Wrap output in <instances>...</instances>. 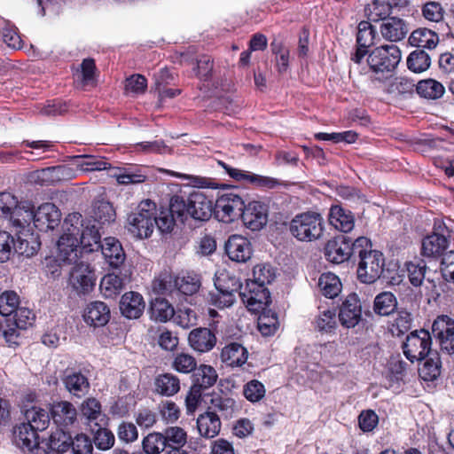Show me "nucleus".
<instances>
[{"mask_svg": "<svg viewBox=\"0 0 454 454\" xmlns=\"http://www.w3.org/2000/svg\"><path fill=\"white\" fill-rule=\"evenodd\" d=\"M357 29L356 42L358 46L368 48L374 43L376 31L371 23L361 21Z\"/></svg>", "mask_w": 454, "mask_h": 454, "instance_id": "nucleus-57", "label": "nucleus"}, {"mask_svg": "<svg viewBox=\"0 0 454 454\" xmlns=\"http://www.w3.org/2000/svg\"><path fill=\"white\" fill-rule=\"evenodd\" d=\"M30 213L29 224L33 222L35 227L40 231L53 230L60 223L61 213L52 203H43L35 211L30 203Z\"/></svg>", "mask_w": 454, "mask_h": 454, "instance_id": "nucleus-11", "label": "nucleus"}, {"mask_svg": "<svg viewBox=\"0 0 454 454\" xmlns=\"http://www.w3.org/2000/svg\"><path fill=\"white\" fill-rule=\"evenodd\" d=\"M405 22L396 17H388L380 24L381 35L390 42H397L403 39L408 34Z\"/></svg>", "mask_w": 454, "mask_h": 454, "instance_id": "nucleus-25", "label": "nucleus"}, {"mask_svg": "<svg viewBox=\"0 0 454 454\" xmlns=\"http://www.w3.org/2000/svg\"><path fill=\"white\" fill-rule=\"evenodd\" d=\"M239 295L248 310L254 313L267 309L270 303L269 290L256 283H247L245 286H242Z\"/></svg>", "mask_w": 454, "mask_h": 454, "instance_id": "nucleus-9", "label": "nucleus"}, {"mask_svg": "<svg viewBox=\"0 0 454 454\" xmlns=\"http://www.w3.org/2000/svg\"><path fill=\"white\" fill-rule=\"evenodd\" d=\"M91 433H94V443L96 447L102 450H107L111 449L114 444V434L104 428V426H97L90 429Z\"/></svg>", "mask_w": 454, "mask_h": 454, "instance_id": "nucleus-55", "label": "nucleus"}, {"mask_svg": "<svg viewBox=\"0 0 454 454\" xmlns=\"http://www.w3.org/2000/svg\"><path fill=\"white\" fill-rule=\"evenodd\" d=\"M37 432L28 424L17 425L13 429L16 445L29 454H47V444L40 442Z\"/></svg>", "mask_w": 454, "mask_h": 454, "instance_id": "nucleus-8", "label": "nucleus"}, {"mask_svg": "<svg viewBox=\"0 0 454 454\" xmlns=\"http://www.w3.org/2000/svg\"><path fill=\"white\" fill-rule=\"evenodd\" d=\"M70 448L74 454H91L93 451L91 440L84 434H78L72 439Z\"/></svg>", "mask_w": 454, "mask_h": 454, "instance_id": "nucleus-64", "label": "nucleus"}, {"mask_svg": "<svg viewBox=\"0 0 454 454\" xmlns=\"http://www.w3.org/2000/svg\"><path fill=\"white\" fill-rule=\"evenodd\" d=\"M275 276V270L270 265L258 264L254 266L253 270L254 278L247 283H256L260 286L266 287L267 285L274 280Z\"/></svg>", "mask_w": 454, "mask_h": 454, "instance_id": "nucleus-54", "label": "nucleus"}, {"mask_svg": "<svg viewBox=\"0 0 454 454\" xmlns=\"http://www.w3.org/2000/svg\"><path fill=\"white\" fill-rule=\"evenodd\" d=\"M397 308L396 297L391 292H382L376 295L373 310L377 315L388 316Z\"/></svg>", "mask_w": 454, "mask_h": 454, "instance_id": "nucleus-37", "label": "nucleus"}, {"mask_svg": "<svg viewBox=\"0 0 454 454\" xmlns=\"http://www.w3.org/2000/svg\"><path fill=\"white\" fill-rule=\"evenodd\" d=\"M128 280L129 276L126 273L122 274V276L108 273L100 281V292L106 298H114L121 294Z\"/></svg>", "mask_w": 454, "mask_h": 454, "instance_id": "nucleus-30", "label": "nucleus"}, {"mask_svg": "<svg viewBox=\"0 0 454 454\" xmlns=\"http://www.w3.org/2000/svg\"><path fill=\"white\" fill-rule=\"evenodd\" d=\"M430 64L429 55L423 50L412 51L407 59V67L413 73H422L427 70Z\"/></svg>", "mask_w": 454, "mask_h": 454, "instance_id": "nucleus-50", "label": "nucleus"}, {"mask_svg": "<svg viewBox=\"0 0 454 454\" xmlns=\"http://www.w3.org/2000/svg\"><path fill=\"white\" fill-rule=\"evenodd\" d=\"M154 391L162 396H172L180 390V380L172 373H162L154 380Z\"/></svg>", "mask_w": 454, "mask_h": 454, "instance_id": "nucleus-33", "label": "nucleus"}, {"mask_svg": "<svg viewBox=\"0 0 454 454\" xmlns=\"http://www.w3.org/2000/svg\"><path fill=\"white\" fill-rule=\"evenodd\" d=\"M423 365L419 369V373L420 377L426 380L430 381L440 374V361L437 353H433L431 356H428L426 359Z\"/></svg>", "mask_w": 454, "mask_h": 454, "instance_id": "nucleus-52", "label": "nucleus"}, {"mask_svg": "<svg viewBox=\"0 0 454 454\" xmlns=\"http://www.w3.org/2000/svg\"><path fill=\"white\" fill-rule=\"evenodd\" d=\"M355 254V241L345 237L335 238L327 241L325 247V256L333 263H341Z\"/></svg>", "mask_w": 454, "mask_h": 454, "instance_id": "nucleus-14", "label": "nucleus"}, {"mask_svg": "<svg viewBox=\"0 0 454 454\" xmlns=\"http://www.w3.org/2000/svg\"><path fill=\"white\" fill-rule=\"evenodd\" d=\"M402 59L400 49L395 44L377 47L371 51L367 58L370 69L375 74L392 73Z\"/></svg>", "mask_w": 454, "mask_h": 454, "instance_id": "nucleus-6", "label": "nucleus"}, {"mask_svg": "<svg viewBox=\"0 0 454 454\" xmlns=\"http://www.w3.org/2000/svg\"><path fill=\"white\" fill-rule=\"evenodd\" d=\"M317 285L321 294L331 299L336 297L341 290L339 278L331 272L322 274Z\"/></svg>", "mask_w": 454, "mask_h": 454, "instance_id": "nucleus-38", "label": "nucleus"}, {"mask_svg": "<svg viewBox=\"0 0 454 454\" xmlns=\"http://www.w3.org/2000/svg\"><path fill=\"white\" fill-rule=\"evenodd\" d=\"M244 207V201L240 196L226 193L216 200L215 213L220 221L230 223L241 216Z\"/></svg>", "mask_w": 454, "mask_h": 454, "instance_id": "nucleus-12", "label": "nucleus"}, {"mask_svg": "<svg viewBox=\"0 0 454 454\" xmlns=\"http://www.w3.org/2000/svg\"><path fill=\"white\" fill-rule=\"evenodd\" d=\"M30 202L19 201L10 192L0 193V218L7 220L15 229L29 227Z\"/></svg>", "mask_w": 454, "mask_h": 454, "instance_id": "nucleus-4", "label": "nucleus"}, {"mask_svg": "<svg viewBox=\"0 0 454 454\" xmlns=\"http://www.w3.org/2000/svg\"><path fill=\"white\" fill-rule=\"evenodd\" d=\"M120 309L122 315L128 318H138L145 309L142 295L136 292L124 294L120 302Z\"/></svg>", "mask_w": 454, "mask_h": 454, "instance_id": "nucleus-26", "label": "nucleus"}, {"mask_svg": "<svg viewBox=\"0 0 454 454\" xmlns=\"http://www.w3.org/2000/svg\"><path fill=\"white\" fill-rule=\"evenodd\" d=\"M414 82L406 77L395 78L388 88V91L393 94L406 96L411 95L416 90Z\"/></svg>", "mask_w": 454, "mask_h": 454, "instance_id": "nucleus-60", "label": "nucleus"}, {"mask_svg": "<svg viewBox=\"0 0 454 454\" xmlns=\"http://www.w3.org/2000/svg\"><path fill=\"white\" fill-rule=\"evenodd\" d=\"M72 437L63 429H57L51 433L49 442L47 444V450L49 449L59 453H64L71 447Z\"/></svg>", "mask_w": 454, "mask_h": 454, "instance_id": "nucleus-47", "label": "nucleus"}, {"mask_svg": "<svg viewBox=\"0 0 454 454\" xmlns=\"http://www.w3.org/2000/svg\"><path fill=\"white\" fill-rule=\"evenodd\" d=\"M171 367L179 373L188 374L197 369V361L192 355L179 352L174 356Z\"/></svg>", "mask_w": 454, "mask_h": 454, "instance_id": "nucleus-48", "label": "nucleus"}, {"mask_svg": "<svg viewBox=\"0 0 454 454\" xmlns=\"http://www.w3.org/2000/svg\"><path fill=\"white\" fill-rule=\"evenodd\" d=\"M106 262L110 267L119 269L125 262L126 255L120 241L113 237L106 238L100 247Z\"/></svg>", "mask_w": 454, "mask_h": 454, "instance_id": "nucleus-21", "label": "nucleus"}, {"mask_svg": "<svg viewBox=\"0 0 454 454\" xmlns=\"http://www.w3.org/2000/svg\"><path fill=\"white\" fill-rule=\"evenodd\" d=\"M248 357L247 348L238 342L226 344L221 352V360L226 365L234 367L243 365Z\"/></svg>", "mask_w": 454, "mask_h": 454, "instance_id": "nucleus-28", "label": "nucleus"}, {"mask_svg": "<svg viewBox=\"0 0 454 454\" xmlns=\"http://www.w3.org/2000/svg\"><path fill=\"white\" fill-rule=\"evenodd\" d=\"M83 319L86 324L94 327L106 325L111 317L109 307L103 301H95L90 302L83 312Z\"/></svg>", "mask_w": 454, "mask_h": 454, "instance_id": "nucleus-20", "label": "nucleus"}, {"mask_svg": "<svg viewBox=\"0 0 454 454\" xmlns=\"http://www.w3.org/2000/svg\"><path fill=\"white\" fill-rule=\"evenodd\" d=\"M101 235L98 227L92 223L90 220L83 223L79 236V245L82 247L87 252H93L99 249Z\"/></svg>", "mask_w": 454, "mask_h": 454, "instance_id": "nucleus-31", "label": "nucleus"}, {"mask_svg": "<svg viewBox=\"0 0 454 454\" xmlns=\"http://www.w3.org/2000/svg\"><path fill=\"white\" fill-rule=\"evenodd\" d=\"M432 333L442 351L451 355L454 352V319L448 315L438 316L432 325Z\"/></svg>", "mask_w": 454, "mask_h": 454, "instance_id": "nucleus-13", "label": "nucleus"}, {"mask_svg": "<svg viewBox=\"0 0 454 454\" xmlns=\"http://www.w3.org/2000/svg\"><path fill=\"white\" fill-rule=\"evenodd\" d=\"M390 7L387 4L374 0L369 4L365 8V12L368 18L372 21H378L387 19V16L389 14Z\"/></svg>", "mask_w": 454, "mask_h": 454, "instance_id": "nucleus-62", "label": "nucleus"}, {"mask_svg": "<svg viewBox=\"0 0 454 454\" xmlns=\"http://www.w3.org/2000/svg\"><path fill=\"white\" fill-rule=\"evenodd\" d=\"M216 380L217 373L212 366L202 364L198 368L196 382L200 387L208 388L216 382Z\"/></svg>", "mask_w": 454, "mask_h": 454, "instance_id": "nucleus-61", "label": "nucleus"}, {"mask_svg": "<svg viewBox=\"0 0 454 454\" xmlns=\"http://www.w3.org/2000/svg\"><path fill=\"white\" fill-rule=\"evenodd\" d=\"M289 230L296 239L311 242L322 237L324 219L320 214L316 212L301 213L292 219Z\"/></svg>", "mask_w": 454, "mask_h": 454, "instance_id": "nucleus-3", "label": "nucleus"}, {"mask_svg": "<svg viewBox=\"0 0 454 454\" xmlns=\"http://www.w3.org/2000/svg\"><path fill=\"white\" fill-rule=\"evenodd\" d=\"M197 427L201 436L214 438L220 432L221 421L215 413L207 411L199 416L197 419Z\"/></svg>", "mask_w": 454, "mask_h": 454, "instance_id": "nucleus-32", "label": "nucleus"}, {"mask_svg": "<svg viewBox=\"0 0 454 454\" xmlns=\"http://www.w3.org/2000/svg\"><path fill=\"white\" fill-rule=\"evenodd\" d=\"M176 294L192 295L200 286V280L197 275L176 276Z\"/></svg>", "mask_w": 454, "mask_h": 454, "instance_id": "nucleus-44", "label": "nucleus"}, {"mask_svg": "<svg viewBox=\"0 0 454 454\" xmlns=\"http://www.w3.org/2000/svg\"><path fill=\"white\" fill-rule=\"evenodd\" d=\"M265 392L264 385L257 380L248 381L243 387L244 396L251 403L262 400Z\"/></svg>", "mask_w": 454, "mask_h": 454, "instance_id": "nucleus-63", "label": "nucleus"}, {"mask_svg": "<svg viewBox=\"0 0 454 454\" xmlns=\"http://www.w3.org/2000/svg\"><path fill=\"white\" fill-rule=\"evenodd\" d=\"M188 340L194 350L203 353L215 346L216 337L207 328H196L190 333Z\"/></svg>", "mask_w": 454, "mask_h": 454, "instance_id": "nucleus-27", "label": "nucleus"}, {"mask_svg": "<svg viewBox=\"0 0 454 454\" xmlns=\"http://www.w3.org/2000/svg\"><path fill=\"white\" fill-rule=\"evenodd\" d=\"M329 223L336 230L349 232L355 226L353 213L340 205H333L328 215Z\"/></svg>", "mask_w": 454, "mask_h": 454, "instance_id": "nucleus-23", "label": "nucleus"}, {"mask_svg": "<svg viewBox=\"0 0 454 454\" xmlns=\"http://www.w3.org/2000/svg\"><path fill=\"white\" fill-rule=\"evenodd\" d=\"M369 247L370 240L365 237L355 240V254L360 259L357 278L365 284L374 283L380 277L385 265L383 254L377 250H367Z\"/></svg>", "mask_w": 454, "mask_h": 454, "instance_id": "nucleus-1", "label": "nucleus"}, {"mask_svg": "<svg viewBox=\"0 0 454 454\" xmlns=\"http://www.w3.org/2000/svg\"><path fill=\"white\" fill-rule=\"evenodd\" d=\"M271 51L276 55V67L279 73H285L289 67L290 51L281 41L274 39L271 43Z\"/></svg>", "mask_w": 454, "mask_h": 454, "instance_id": "nucleus-53", "label": "nucleus"}, {"mask_svg": "<svg viewBox=\"0 0 454 454\" xmlns=\"http://www.w3.org/2000/svg\"><path fill=\"white\" fill-rule=\"evenodd\" d=\"M231 286L223 287L217 286L218 294L215 300V303L219 308L230 307L234 302V292H240L242 285L235 278H231Z\"/></svg>", "mask_w": 454, "mask_h": 454, "instance_id": "nucleus-43", "label": "nucleus"}, {"mask_svg": "<svg viewBox=\"0 0 454 454\" xmlns=\"http://www.w3.org/2000/svg\"><path fill=\"white\" fill-rule=\"evenodd\" d=\"M231 177L237 181H247L250 184H255L259 187L272 189L280 184V182L273 177L256 175L248 171L234 168L229 167L223 161H218Z\"/></svg>", "mask_w": 454, "mask_h": 454, "instance_id": "nucleus-19", "label": "nucleus"}, {"mask_svg": "<svg viewBox=\"0 0 454 454\" xmlns=\"http://www.w3.org/2000/svg\"><path fill=\"white\" fill-rule=\"evenodd\" d=\"M82 216L79 213L69 214L62 224L63 234L58 241L59 257L63 262L77 260L79 236L83 228Z\"/></svg>", "mask_w": 454, "mask_h": 454, "instance_id": "nucleus-2", "label": "nucleus"}, {"mask_svg": "<svg viewBox=\"0 0 454 454\" xmlns=\"http://www.w3.org/2000/svg\"><path fill=\"white\" fill-rule=\"evenodd\" d=\"M24 416L27 422L23 423L30 425L36 431H43L49 427L50 414L41 407L32 406L27 408L24 411Z\"/></svg>", "mask_w": 454, "mask_h": 454, "instance_id": "nucleus-35", "label": "nucleus"}, {"mask_svg": "<svg viewBox=\"0 0 454 454\" xmlns=\"http://www.w3.org/2000/svg\"><path fill=\"white\" fill-rule=\"evenodd\" d=\"M143 450L146 454H160L166 448L162 433H151L143 439Z\"/></svg>", "mask_w": 454, "mask_h": 454, "instance_id": "nucleus-56", "label": "nucleus"}, {"mask_svg": "<svg viewBox=\"0 0 454 454\" xmlns=\"http://www.w3.org/2000/svg\"><path fill=\"white\" fill-rule=\"evenodd\" d=\"M81 419L90 429L106 425V415L101 411L100 403L95 398H88L81 405Z\"/></svg>", "mask_w": 454, "mask_h": 454, "instance_id": "nucleus-22", "label": "nucleus"}, {"mask_svg": "<svg viewBox=\"0 0 454 454\" xmlns=\"http://www.w3.org/2000/svg\"><path fill=\"white\" fill-rule=\"evenodd\" d=\"M166 447L170 449L174 447L182 448L187 442L186 432L179 427H167L162 433Z\"/></svg>", "mask_w": 454, "mask_h": 454, "instance_id": "nucleus-51", "label": "nucleus"}, {"mask_svg": "<svg viewBox=\"0 0 454 454\" xmlns=\"http://www.w3.org/2000/svg\"><path fill=\"white\" fill-rule=\"evenodd\" d=\"M449 245L448 239L438 233H433L427 236L422 240V254L427 257H437L442 254V252Z\"/></svg>", "mask_w": 454, "mask_h": 454, "instance_id": "nucleus-34", "label": "nucleus"}, {"mask_svg": "<svg viewBox=\"0 0 454 454\" xmlns=\"http://www.w3.org/2000/svg\"><path fill=\"white\" fill-rule=\"evenodd\" d=\"M115 216V211L108 201L98 200L95 202L93 207L94 222L104 225L114 222Z\"/></svg>", "mask_w": 454, "mask_h": 454, "instance_id": "nucleus-46", "label": "nucleus"}, {"mask_svg": "<svg viewBox=\"0 0 454 454\" xmlns=\"http://www.w3.org/2000/svg\"><path fill=\"white\" fill-rule=\"evenodd\" d=\"M213 205V200L202 192H194L187 199L188 214L199 221H207L211 217Z\"/></svg>", "mask_w": 454, "mask_h": 454, "instance_id": "nucleus-15", "label": "nucleus"}, {"mask_svg": "<svg viewBox=\"0 0 454 454\" xmlns=\"http://www.w3.org/2000/svg\"><path fill=\"white\" fill-rule=\"evenodd\" d=\"M19 231L17 233V241L14 240L13 253H17L26 257L35 255L40 248L41 242L38 236L30 232L29 230Z\"/></svg>", "mask_w": 454, "mask_h": 454, "instance_id": "nucleus-24", "label": "nucleus"}, {"mask_svg": "<svg viewBox=\"0 0 454 454\" xmlns=\"http://www.w3.org/2000/svg\"><path fill=\"white\" fill-rule=\"evenodd\" d=\"M225 252L231 261L246 262L252 256L250 241L241 235L231 236L225 243Z\"/></svg>", "mask_w": 454, "mask_h": 454, "instance_id": "nucleus-18", "label": "nucleus"}, {"mask_svg": "<svg viewBox=\"0 0 454 454\" xmlns=\"http://www.w3.org/2000/svg\"><path fill=\"white\" fill-rule=\"evenodd\" d=\"M64 383L67 389L74 395L81 396L89 389V381L81 372H74L67 375Z\"/></svg>", "mask_w": 454, "mask_h": 454, "instance_id": "nucleus-45", "label": "nucleus"}, {"mask_svg": "<svg viewBox=\"0 0 454 454\" xmlns=\"http://www.w3.org/2000/svg\"><path fill=\"white\" fill-rule=\"evenodd\" d=\"M416 91L425 98L437 99L443 95L445 89L441 82L434 79H427L418 82Z\"/></svg>", "mask_w": 454, "mask_h": 454, "instance_id": "nucleus-41", "label": "nucleus"}, {"mask_svg": "<svg viewBox=\"0 0 454 454\" xmlns=\"http://www.w3.org/2000/svg\"><path fill=\"white\" fill-rule=\"evenodd\" d=\"M405 357L411 362H421L432 355V338L428 331L411 332L402 345Z\"/></svg>", "mask_w": 454, "mask_h": 454, "instance_id": "nucleus-7", "label": "nucleus"}, {"mask_svg": "<svg viewBox=\"0 0 454 454\" xmlns=\"http://www.w3.org/2000/svg\"><path fill=\"white\" fill-rule=\"evenodd\" d=\"M151 318L155 321L167 322L175 315L174 308L163 298H155L150 307Z\"/></svg>", "mask_w": 454, "mask_h": 454, "instance_id": "nucleus-40", "label": "nucleus"}, {"mask_svg": "<svg viewBox=\"0 0 454 454\" xmlns=\"http://www.w3.org/2000/svg\"><path fill=\"white\" fill-rule=\"evenodd\" d=\"M154 215L155 203L150 200L141 201L137 209L128 215L129 232L138 239L150 237L154 229Z\"/></svg>", "mask_w": 454, "mask_h": 454, "instance_id": "nucleus-5", "label": "nucleus"}, {"mask_svg": "<svg viewBox=\"0 0 454 454\" xmlns=\"http://www.w3.org/2000/svg\"><path fill=\"white\" fill-rule=\"evenodd\" d=\"M51 416L58 426L68 427L76 420L77 411L71 403L61 401L52 404Z\"/></svg>", "mask_w": 454, "mask_h": 454, "instance_id": "nucleus-29", "label": "nucleus"}, {"mask_svg": "<svg viewBox=\"0 0 454 454\" xmlns=\"http://www.w3.org/2000/svg\"><path fill=\"white\" fill-rule=\"evenodd\" d=\"M73 160L77 171H96L109 168V163L91 155H76Z\"/></svg>", "mask_w": 454, "mask_h": 454, "instance_id": "nucleus-42", "label": "nucleus"}, {"mask_svg": "<svg viewBox=\"0 0 454 454\" xmlns=\"http://www.w3.org/2000/svg\"><path fill=\"white\" fill-rule=\"evenodd\" d=\"M409 42L411 45L419 48L433 49L437 44L438 36L430 29L419 28L411 33Z\"/></svg>", "mask_w": 454, "mask_h": 454, "instance_id": "nucleus-39", "label": "nucleus"}, {"mask_svg": "<svg viewBox=\"0 0 454 454\" xmlns=\"http://www.w3.org/2000/svg\"><path fill=\"white\" fill-rule=\"evenodd\" d=\"M20 298L13 291L4 292L0 295V314L7 317L19 308Z\"/></svg>", "mask_w": 454, "mask_h": 454, "instance_id": "nucleus-59", "label": "nucleus"}, {"mask_svg": "<svg viewBox=\"0 0 454 454\" xmlns=\"http://www.w3.org/2000/svg\"><path fill=\"white\" fill-rule=\"evenodd\" d=\"M362 316L361 303L357 294H349L342 302L339 319L340 324L347 327H355L360 321Z\"/></svg>", "mask_w": 454, "mask_h": 454, "instance_id": "nucleus-16", "label": "nucleus"}, {"mask_svg": "<svg viewBox=\"0 0 454 454\" xmlns=\"http://www.w3.org/2000/svg\"><path fill=\"white\" fill-rule=\"evenodd\" d=\"M258 317V330L263 336L273 335L278 328V319L277 315L270 309L260 312Z\"/></svg>", "mask_w": 454, "mask_h": 454, "instance_id": "nucleus-49", "label": "nucleus"}, {"mask_svg": "<svg viewBox=\"0 0 454 454\" xmlns=\"http://www.w3.org/2000/svg\"><path fill=\"white\" fill-rule=\"evenodd\" d=\"M410 282L414 286H420L425 278L427 265L422 260L406 263Z\"/></svg>", "mask_w": 454, "mask_h": 454, "instance_id": "nucleus-58", "label": "nucleus"}, {"mask_svg": "<svg viewBox=\"0 0 454 454\" xmlns=\"http://www.w3.org/2000/svg\"><path fill=\"white\" fill-rule=\"evenodd\" d=\"M72 264V262H67ZM74 266L72 268L69 276V284L78 294H87L92 290L95 286L96 277L90 266L78 259L73 262Z\"/></svg>", "mask_w": 454, "mask_h": 454, "instance_id": "nucleus-10", "label": "nucleus"}, {"mask_svg": "<svg viewBox=\"0 0 454 454\" xmlns=\"http://www.w3.org/2000/svg\"><path fill=\"white\" fill-rule=\"evenodd\" d=\"M241 217L247 228L252 231H259L267 223V208L261 202L252 201L244 207Z\"/></svg>", "mask_w": 454, "mask_h": 454, "instance_id": "nucleus-17", "label": "nucleus"}, {"mask_svg": "<svg viewBox=\"0 0 454 454\" xmlns=\"http://www.w3.org/2000/svg\"><path fill=\"white\" fill-rule=\"evenodd\" d=\"M176 276L168 270L161 271L152 283L153 291L158 294H176Z\"/></svg>", "mask_w": 454, "mask_h": 454, "instance_id": "nucleus-36", "label": "nucleus"}]
</instances>
